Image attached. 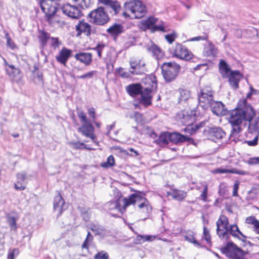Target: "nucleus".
<instances>
[{
	"label": "nucleus",
	"mask_w": 259,
	"mask_h": 259,
	"mask_svg": "<svg viewBox=\"0 0 259 259\" xmlns=\"http://www.w3.org/2000/svg\"><path fill=\"white\" fill-rule=\"evenodd\" d=\"M255 115V110L246 103V99L240 100L237 107L229 112L228 121L232 128L231 134L236 136L241 133Z\"/></svg>",
	"instance_id": "obj_1"
},
{
	"label": "nucleus",
	"mask_w": 259,
	"mask_h": 259,
	"mask_svg": "<svg viewBox=\"0 0 259 259\" xmlns=\"http://www.w3.org/2000/svg\"><path fill=\"white\" fill-rule=\"evenodd\" d=\"M216 225L217 235L223 240H227L230 235L240 240H244L246 238L240 231L236 224L229 225L228 219L224 215H220Z\"/></svg>",
	"instance_id": "obj_2"
},
{
	"label": "nucleus",
	"mask_w": 259,
	"mask_h": 259,
	"mask_svg": "<svg viewBox=\"0 0 259 259\" xmlns=\"http://www.w3.org/2000/svg\"><path fill=\"white\" fill-rule=\"evenodd\" d=\"M124 206L136 204L140 212L148 215L152 211V206L149 202L144 197L138 194L131 195L128 199L121 200Z\"/></svg>",
	"instance_id": "obj_3"
},
{
	"label": "nucleus",
	"mask_w": 259,
	"mask_h": 259,
	"mask_svg": "<svg viewBox=\"0 0 259 259\" xmlns=\"http://www.w3.org/2000/svg\"><path fill=\"white\" fill-rule=\"evenodd\" d=\"M144 82L146 85L141 92V103L145 106L152 104V98L157 88V81L154 75H150L145 77Z\"/></svg>",
	"instance_id": "obj_4"
},
{
	"label": "nucleus",
	"mask_w": 259,
	"mask_h": 259,
	"mask_svg": "<svg viewBox=\"0 0 259 259\" xmlns=\"http://www.w3.org/2000/svg\"><path fill=\"white\" fill-rule=\"evenodd\" d=\"M125 12L123 13L125 16H130L137 19L143 17L146 14L145 6L141 1H131L124 4Z\"/></svg>",
	"instance_id": "obj_5"
},
{
	"label": "nucleus",
	"mask_w": 259,
	"mask_h": 259,
	"mask_svg": "<svg viewBox=\"0 0 259 259\" xmlns=\"http://www.w3.org/2000/svg\"><path fill=\"white\" fill-rule=\"evenodd\" d=\"M222 251L227 257L232 259H244L246 254L232 242H228L226 246L222 249Z\"/></svg>",
	"instance_id": "obj_6"
},
{
	"label": "nucleus",
	"mask_w": 259,
	"mask_h": 259,
	"mask_svg": "<svg viewBox=\"0 0 259 259\" xmlns=\"http://www.w3.org/2000/svg\"><path fill=\"white\" fill-rule=\"evenodd\" d=\"M161 69L164 79L170 82L177 77L180 66L175 62H167L162 64Z\"/></svg>",
	"instance_id": "obj_7"
},
{
	"label": "nucleus",
	"mask_w": 259,
	"mask_h": 259,
	"mask_svg": "<svg viewBox=\"0 0 259 259\" xmlns=\"http://www.w3.org/2000/svg\"><path fill=\"white\" fill-rule=\"evenodd\" d=\"M88 17L90 22L99 25H104L109 20L108 15L102 7L92 11L88 15Z\"/></svg>",
	"instance_id": "obj_8"
},
{
	"label": "nucleus",
	"mask_w": 259,
	"mask_h": 259,
	"mask_svg": "<svg viewBox=\"0 0 259 259\" xmlns=\"http://www.w3.org/2000/svg\"><path fill=\"white\" fill-rule=\"evenodd\" d=\"M198 101L202 108L205 109L210 107L213 101V92L210 87H206L201 90L198 95Z\"/></svg>",
	"instance_id": "obj_9"
},
{
	"label": "nucleus",
	"mask_w": 259,
	"mask_h": 259,
	"mask_svg": "<svg viewBox=\"0 0 259 259\" xmlns=\"http://www.w3.org/2000/svg\"><path fill=\"white\" fill-rule=\"evenodd\" d=\"M40 5L47 17H50L57 12L56 3L55 0H41Z\"/></svg>",
	"instance_id": "obj_10"
},
{
	"label": "nucleus",
	"mask_w": 259,
	"mask_h": 259,
	"mask_svg": "<svg viewBox=\"0 0 259 259\" xmlns=\"http://www.w3.org/2000/svg\"><path fill=\"white\" fill-rule=\"evenodd\" d=\"M174 56L185 60L191 59L193 55L188 49L182 45L177 44L174 52Z\"/></svg>",
	"instance_id": "obj_11"
},
{
	"label": "nucleus",
	"mask_w": 259,
	"mask_h": 259,
	"mask_svg": "<svg viewBox=\"0 0 259 259\" xmlns=\"http://www.w3.org/2000/svg\"><path fill=\"white\" fill-rule=\"evenodd\" d=\"M62 10L64 14L73 19H78L81 15L80 11L76 6H72L69 4L64 5Z\"/></svg>",
	"instance_id": "obj_12"
},
{
	"label": "nucleus",
	"mask_w": 259,
	"mask_h": 259,
	"mask_svg": "<svg viewBox=\"0 0 259 259\" xmlns=\"http://www.w3.org/2000/svg\"><path fill=\"white\" fill-rule=\"evenodd\" d=\"M78 131L85 137L90 138L94 143H97L95 141L96 136L94 134V127L90 122L83 123L82 125L78 128Z\"/></svg>",
	"instance_id": "obj_13"
},
{
	"label": "nucleus",
	"mask_w": 259,
	"mask_h": 259,
	"mask_svg": "<svg viewBox=\"0 0 259 259\" xmlns=\"http://www.w3.org/2000/svg\"><path fill=\"white\" fill-rule=\"evenodd\" d=\"M131 67L134 70L131 71V74L143 73L145 71V62L142 59L132 58L130 61Z\"/></svg>",
	"instance_id": "obj_14"
},
{
	"label": "nucleus",
	"mask_w": 259,
	"mask_h": 259,
	"mask_svg": "<svg viewBox=\"0 0 259 259\" xmlns=\"http://www.w3.org/2000/svg\"><path fill=\"white\" fill-rule=\"evenodd\" d=\"M66 208L67 206L64 199L61 195L58 194L55 196L54 202V210L57 213V216H60Z\"/></svg>",
	"instance_id": "obj_15"
},
{
	"label": "nucleus",
	"mask_w": 259,
	"mask_h": 259,
	"mask_svg": "<svg viewBox=\"0 0 259 259\" xmlns=\"http://www.w3.org/2000/svg\"><path fill=\"white\" fill-rule=\"evenodd\" d=\"M71 54L72 51L71 50L63 48L58 55L56 56V59L58 62L65 65L67 61L71 57Z\"/></svg>",
	"instance_id": "obj_16"
},
{
	"label": "nucleus",
	"mask_w": 259,
	"mask_h": 259,
	"mask_svg": "<svg viewBox=\"0 0 259 259\" xmlns=\"http://www.w3.org/2000/svg\"><path fill=\"white\" fill-rule=\"evenodd\" d=\"M211 111L217 116H223L226 114L227 111L221 102L213 101L210 105Z\"/></svg>",
	"instance_id": "obj_17"
},
{
	"label": "nucleus",
	"mask_w": 259,
	"mask_h": 259,
	"mask_svg": "<svg viewBox=\"0 0 259 259\" xmlns=\"http://www.w3.org/2000/svg\"><path fill=\"white\" fill-rule=\"evenodd\" d=\"M122 199H128V198L119 197L117 201H110L107 203V205L110 210L117 209L121 212H123L127 206H124V205L121 202Z\"/></svg>",
	"instance_id": "obj_18"
},
{
	"label": "nucleus",
	"mask_w": 259,
	"mask_h": 259,
	"mask_svg": "<svg viewBox=\"0 0 259 259\" xmlns=\"http://www.w3.org/2000/svg\"><path fill=\"white\" fill-rule=\"evenodd\" d=\"M211 172L213 174L230 173L236 174L240 175H247L249 174L248 172L243 170H238L236 168L228 169L222 167L212 170Z\"/></svg>",
	"instance_id": "obj_19"
},
{
	"label": "nucleus",
	"mask_w": 259,
	"mask_h": 259,
	"mask_svg": "<svg viewBox=\"0 0 259 259\" xmlns=\"http://www.w3.org/2000/svg\"><path fill=\"white\" fill-rule=\"evenodd\" d=\"M6 70L12 79L18 81L21 78L20 70L13 65L6 64Z\"/></svg>",
	"instance_id": "obj_20"
},
{
	"label": "nucleus",
	"mask_w": 259,
	"mask_h": 259,
	"mask_svg": "<svg viewBox=\"0 0 259 259\" xmlns=\"http://www.w3.org/2000/svg\"><path fill=\"white\" fill-rule=\"evenodd\" d=\"M229 83L231 86L234 89H237L238 88V83L242 78V75L238 71H233L229 75Z\"/></svg>",
	"instance_id": "obj_21"
},
{
	"label": "nucleus",
	"mask_w": 259,
	"mask_h": 259,
	"mask_svg": "<svg viewBox=\"0 0 259 259\" xmlns=\"http://www.w3.org/2000/svg\"><path fill=\"white\" fill-rule=\"evenodd\" d=\"M106 8L110 11L111 13L116 15L121 9V7L119 3L116 1L106 0V2L103 4Z\"/></svg>",
	"instance_id": "obj_22"
},
{
	"label": "nucleus",
	"mask_w": 259,
	"mask_h": 259,
	"mask_svg": "<svg viewBox=\"0 0 259 259\" xmlns=\"http://www.w3.org/2000/svg\"><path fill=\"white\" fill-rule=\"evenodd\" d=\"M26 174L25 172H21L17 175V181L15 184V188L16 189L23 190L26 188Z\"/></svg>",
	"instance_id": "obj_23"
},
{
	"label": "nucleus",
	"mask_w": 259,
	"mask_h": 259,
	"mask_svg": "<svg viewBox=\"0 0 259 259\" xmlns=\"http://www.w3.org/2000/svg\"><path fill=\"white\" fill-rule=\"evenodd\" d=\"M225 135V133L221 128L215 127L210 129L209 137L211 140L216 142L217 140L221 139Z\"/></svg>",
	"instance_id": "obj_24"
},
{
	"label": "nucleus",
	"mask_w": 259,
	"mask_h": 259,
	"mask_svg": "<svg viewBox=\"0 0 259 259\" xmlns=\"http://www.w3.org/2000/svg\"><path fill=\"white\" fill-rule=\"evenodd\" d=\"M147 49L152 54L153 56H154L157 60L160 59L164 55L161 50L157 46L153 43L147 45Z\"/></svg>",
	"instance_id": "obj_25"
},
{
	"label": "nucleus",
	"mask_w": 259,
	"mask_h": 259,
	"mask_svg": "<svg viewBox=\"0 0 259 259\" xmlns=\"http://www.w3.org/2000/svg\"><path fill=\"white\" fill-rule=\"evenodd\" d=\"M75 58L85 65H90L92 61V55L90 53H80L75 54Z\"/></svg>",
	"instance_id": "obj_26"
},
{
	"label": "nucleus",
	"mask_w": 259,
	"mask_h": 259,
	"mask_svg": "<svg viewBox=\"0 0 259 259\" xmlns=\"http://www.w3.org/2000/svg\"><path fill=\"white\" fill-rule=\"evenodd\" d=\"M255 116L249 121L248 130L249 133H257L259 134V116L256 118Z\"/></svg>",
	"instance_id": "obj_27"
},
{
	"label": "nucleus",
	"mask_w": 259,
	"mask_h": 259,
	"mask_svg": "<svg viewBox=\"0 0 259 259\" xmlns=\"http://www.w3.org/2000/svg\"><path fill=\"white\" fill-rule=\"evenodd\" d=\"M157 22V19L153 17L148 18L146 20H143L141 21L140 24V27L144 30H146L148 29H151L152 30L154 24Z\"/></svg>",
	"instance_id": "obj_28"
},
{
	"label": "nucleus",
	"mask_w": 259,
	"mask_h": 259,
	"mask_svg": "<svg viewBox=\"0 0 259 259\" xmlns=\"http://www.w3.org/2000/svg\"><path fill=\"white\" fill-rule=\"evenodd\" d=\"M169 139L171 142L177 144L188 141L189 138L178 133H169Z\"/></svg>",
	"instance_id": "obj_29"
},
{
	"label": "nucleus",
	"mask_w": 259,
	"mask_h": 259,
	"mask_svg": "<svg viewBox=\"0 0 259 259\" xmlns=\"http://www.w3.org/2000/svg\"><path fill=\"white\" fill-rule=\"evenodd\" d=\"M168 195L175 200L181 201L186 197L187 192L182 190L173 189L168 192Z\"/></svg>",
	"instance_id": "obj_30"
},
{
	"label": "nucleus",
	"mask_w": 259,
	"mask_h": 259,
	"mask_svg": "<svg viewBox=\"0 0 259 259\" xmlns=\"http://www.w3.org/2000/svg\"><path fill=\"white\" fill-rule=\"evenodd\" d=\"M219 70L223 77L225 78H228L232 72L229 65L224 60L220 61Z\"/></svg>",
	"instance_id": "obj_31"
},
{
	"label": "nucleus",
	"mask_w": 259,
	"mask_h": 259,
	"mask_svg": "<svg viewBox=\"0 0 259 259\" xmlns=\"http://www.w3.org/2000/svg\"><path fill=\"white\" fill-rule=\"evenodd\" d=\"M143 88L140 84H133L127 87L126 91L131 96H134L141 93Z\"/></svg>",
	"instance_id": "obj_32"
},
{
	"label": "nucleus",
	"mask_w": 259,
	"mask_h": 259,
	"mask_svg": "<svg viewBox=\"0 0 259 259\" xmlns=\"http://www.w3.org/2000/svg\"><path fill=\"white\" fill-rule=\"evenodd\" d=\"M76 29L79 32V33H84L87 35L90 34L91 27L87 22L83 21L80 22L76 25Z\"/></svg>",
	"instance_id": "obj_33"
},
{
	"label": "nucleus",
	"mask_w": 259,
	"mask_h": 259,
	"mask_svg": "<svg viewBox=\"0 0 259 259\" xmlns=\"http://www.w3.org/2000/svg\"><path fill=\"white\" fill-rule=\"evenodd\" d=\"M218 53V49L211 42L204 48V54L207 57H215Z\"/></svg>",
	"instance_id": "obj_34"
},
{
	"label": "nucleus",
	"mask_w": 259,
	"mask_h": 259,
	"mask_svg": "<svg viewBox=\"0 0 259 259\" xmlns=\"http://www.w3.org/2000/svg\"><path fill=\"white\" fill-rule=\"evenodd\" d=\"M178 116L180 118H182V122H183L184 124H186L188 125L187 130H190V124L193 121V117H192L191 115H185L184 111L180 112L178 114Z\"/></svg>",
	"instance_id": "obj_35"
},
{
	"label": "nucleus",
	"mask_w": 259,
	"mask_h": 259,
	"mask_svg": "<svg viewBox=\"0 0 259 259\" xmlns=\"http://www.w3.org/2000/svg\"><path fill=\"white\" fill-rule=\"evenodd\" d=\"M47 20L49 22L50 24L53 26L56 25H61L63 22L62 20L58 17L57 15L55 13L50 17H47Z\"/></svg>",
	"instance_id": "obj_36"
},
{
	"label": "nucleus",
	"mask_w": 259,
	"mask_h": 259,
	"mask_svg": "<svg viewBox=\"0 0 259 259\" xmlns=\"http://www.w3.org/2000/svg\"><path fill=\"white\" fill-rule=\"evenodd\" d=\"M159 144L167 145L169 139V133L168 132H163L160 134L157 140Z\"/></svg>",
	"instance_id": "obj_37"
},
{
	"label": "nucleus",
	"mask_w": 259,
	"mask_h": 259,
	"mask_svg": "<svg viewBox=\"0 0 259 259\" xmlns=\"http://www.w3.org/2000/svg\"><path fill=\"white\" fill-rule=\"evenodd\" d=\"M179 102H182L187 101L190 97L189 91L183 89H180L179 91Z\"/></svg>",
	"instance_id": "obj_38"
},
{
	"label": "nucleus",
	"mask_w": 259,
	"mask_h": 259,
	"mask_svg": "<svg viewBox=\"0 0 259 259\" xmlns=\"http://www.w3.org/2000/svg\"><path fill=\"white\" fill-rule=\"evenodd\" d=\"M107 31L112 34L117 35L122 31V27L120 25L115 24L109 27Z\"/></svg>",
	"instance_id": "obj_39"
},
{
	"label": "nucleus",
	"mask_w": 259,
	"mask_h": 259,
	"mask_svg": "<svg viewBox=\"0 0 259 259\" xmlns=\"http://www.w3.org/2000/svg\"><path fill=\"white\" fill-rule=\"evenodd\" d=\"M69 144L71 145L72 148L74 149H86L89 150H92V148L87 147V145L82 142H70Z\"/></svg>",
	"instance_id": "obj_40"
},
{
	"label": "nucleus",
	"mask_w": 259,
	"mask_h": 259,
	"mask_svg": "<svg viewBox=\"0 0 259 259\" xmlns=\"http://www.w3.org/2000/svg\"><path fill=\"white\" fill-rule=\"evenodd\" d=\"M201 184L203 187V190L200 195V198L203 201H206L207 198L208 185L205 182L202 183Z\"/></svg>",
	"instance_id": "obj_41"
},
{
	"label": "nucleus",
	"mask_w": 259,
	"mask_h": 259,
	"mask_svg": "<svg viewBox=\"0 0 259 259\" xmlns=\"http://www.w3.org/2000/svg\"><path fill=\"white\" fill-rule=\"evenodd\" d=\"M195 234L194 232H191L187 233L185 236V239L187 241L193 243L196 245H199V243L194 238Z\"/></svg>",
	"instance_id": "obj_42"
},
{
	"label": "nucleus",
	"mask_w": 259,
	"mask_h": 259,
	"mask_svg": "<svg viewBox=\"0 0 259 259\" xmlns=\"http://www.w3.org/2000/svg\"><path fill=\"white\" fill-rule=\"evenodd\" d=\"M115 160L114 158L112 155H110L107 159L106 162L102 163L101 166L103 167H109L113 166L114 165Z\"/></svg>",
	"instance_id": "obj_43"
},
{
	"label": "nucleus",
	"mask_w": 259,
	"mask_h": 259,
	"mask_svg": "<svg viewBox=\"0 0 259 259\" xmlns=\"http://www.w3.org/2000/svg\"><path fill=\"white\" fill-rule=\"evenodd\" d=\"M5 38L7 40V45L12 50H15L17 49V45L14 43L13 40L11 38L9 34L7 33L5 34Z\"/></svg>",
	"instance_id": "obj_44"
},
{
	"label": "nucleus",
	"mask_w": 259,
	"mask_h": 259,
	"mask_svg": "<svg viewBox=\"0 0 259 259\" xmlns=\"http://www.w3.org/2000/svg\"><path fill=\"white\" fill-rule=\"evenodd\" d=\"M97 72L95 70L91 71L90 72H87L85 74H84L81 76H78L77 78L79 79H90L92 78L95 76H97Z\"/></svg>",
	"instance_id": "obj_45"
},
{
	"label": "nucleus",
	"mask_w": 259,
	"mask_h": 259,
	"mask_svg": "<svg viewBox=\"0 0 259 259\" xmlns=\"http://www.w3.org/2000/svg\"><path fill=\"white\" fill-rule=\"evenodd\" d=\"M39 37L42 45L45 46L46 45L47 42H48L50 37L48 33L42 31L40 32Z\"/></svg>",
	"instance_id": "obj_46"
},
{
	"label": "nucleus",
	"mask_w": 259,
	"mask_h": 259,
	"mask_svg": "<svg viewBox=\"0 0 259 259\" xmlns=\"http://www.w3.org/2000/svg\"><path fill=\"white\" fill-rule=\"evenodd\" d=\"M92 240H93V237L91 235L90 232H89L88 233V235L86 237V239L82 245V248L88 249V246H89L90 243L92 242Z\"/></svg>",
	"instance_id": "obj_47"
},
{
	"label": "nucleus",
	"mask_w": 259,
	"mask_h": 259,
	"mask_svg": "<svg viewBox=\"0 0 259 259\" xmlns=\"http://www.w3.org/2000/svg\"><path fill=\"white\" fill-rule=\"evenodd\" d=\"M118 74L122 77L128 78L130 76L131 72L126 71L122 68H119L116 70Z\"/></svg>",
	"instance_id": "obj_48"
},
{
	"label": "nucleus",
	"mask_w": 259,
	"mask_h": 259,
	"mask_svg": "<svg viewBox=\"0 0 259 259\" xmlns=\"http://www.w3.org/2000/svg\"><path fill=\"white\" fill-rule=\"evenodd\" d=\"M109 255L108 253L105 251H101L97 253L94 256V259H108Z\"/></svg>",
	"instance_id": "obj_49"
},
{
	"label": "nucleus",
	"mask_w": 259,
	"mask_h": 259,
	"mask_svg": "<svg viewBox=\"0 0 259 259\" xmlns=\"http://www.w3.org/2000/svg\"><path fill=\"white\" fill-rule=\"evenodd\" d=\"M156 31L166 32L167 31L166 27L164 26L163 23L157 25H154L152 28L151 32H153Z\"/></svg>",
	"instance_id": "obj_50"
},
{
	"label": "nucleus",
	"mask_w": 259,
	"mask_h": 259,
	"mask_svg": "<svg viewBox=\"0 0 259 259\" xmlns=\"http://www.w3.org/2000/svg\"><path fill=\"white\" fill-rule=\"evenodd\" d=\"M177 36V34L175 32H173L171 34H167L164 36L165 39L169 43L172 44Z\"/></svg>",
	"instance_id": "obj_51"
},
{
	"label": "nucleus",
	"mask_w": 259,
	"mask_h": 259,
	"mask_svg": "<svg viewBox=\"0 0 259 259\" xmlns=\"http://www.w3.org/2000/svg\"><path fill=\"white\" fill-rule=\"evenodd\" d=\"M78 117L80 118V120L83 123L90 122L89 119L87 118L85 113L82 111H79L77 113Z\"/></svg>",
	"instance_id": "obj_52"
},
{
	"label": "nucleus",
	"mask_w": 259,
	"mask_h": 259,
	"mask_svg": "<svg viewBox=\"0 0 259 259\" xmlns=\"http://www.w3.org/2000/svg\"><path fill=\"white\" fill-rule=\"evenodd\" d=\"M48 42L54 49L57 48L59 45V42L57 37H50Z\"/></svg>",
	"instance_id": "obj_53"
},
{
	"label": "nucleus",
	"mask_w": 259,
	"mask_h": 259,
	"mask_svg": "<svg viewBox=\"0 0 259 259\" xmlns=\"http://www.w3.org/2000/svg\"><path fill=\"white\" fill-rule=\"evenodd\" d=\"M8 221L11 230H15L17 229L16 220L14 217L8 218Z\"/></svg>",
	"instance_id": "obj_54"
},
{
	"label": "nucleus",
	"mask_w": 259,
	"mask_h": 259,
	"mask_svg": "<svg viewBox=\"0 0 259 259\" xmlns=\"http://www.w3.org/2000/svg\"><path fill=\"white\" fill-rule=\"evenodd\" d=\"M105 45L101 44V45H98L97 47H96L95 48L93 49L94 50L96 51L97 52V53L98 54V56L99 58H101L102 57V51L105 48Z\"/></svg>",
	"instance_id": "obj_55"
},
{
	"label": "nucleus",
	"mask_w": 259,
	"mask_h": 259,
	"mask_svg": "<svg viewBox=\"0 0 259 259\" xmlns=\"http://www.w3.org/2000/svg\"><path fill=\"white\" fill-rule=\"evenodd\" d=\"M203 235L205 240L209 243L211 240V237L209 234V230L206 228V227H203Z\"/></svg>",
	"instance_id": "obj_56"
},
{
	"label": "nucleus",
	"mask_w": 259,
	"mask_h": 259,
	"mask_svg": "<svg viewBox=\"0 0 259 259\" xmlns=\"http://www.w3.org/2000/svg\"><path fill=\"white\" fill-rule=\"evenodd\" d=\"M257 221L258 220H257L255 218V217H254L253 216H251V217H247L246 219L245 223L248 224L252 225L253 227L254 226V224H255V223L257 222Z\"/></svg>",
	"instance_id": "obj_57"
},
{
	"label": "nucleus",
	"mask_w": 259,
	"mask_h": 259,
	"mask_svg": "<svg viewBox=\"0 0 259 259\" xmlns=\"http://www.w3.org/2000/svg\"><path fill=\"white\" fill-rule=\"evenodd\" d=\"M19 254V250L17 249H14L10 251L8 254V259H14L15 256Z\"/></svg>",
	"instance_id": "obj_58"
},
{
	"label": "nucleus",
	"mask_w": 259,
	"mask_h": 259,
	"mask_svg": "<svg viewBox=\"0 0 259 259\" xmlns=\"http://www.w3.org/2000/svg\"><path fill=\"white\" fill-rule=\"evenodd\" d=\"M207 39V36L206 35L204 36H198L192 37L188 40L189 41H200V40H204Z\"/></svg>",
	"instance_id": "obj_59"
},
{
	"label": "nucleus",
	"mask_w": 259,
	"mask_h": 259,
	"mask_svg": "<svg viewBox=\"0 0 259 259\" xmlns=\"http://www.w3.org/2000/svg\"><path fill=\"white\" fill-rule=\"evenodd\" d=\"M247 162L250 165L259 164V157L250 158L248 159Z\"/></svg>",
	"instance_id": "obj_60"
},
{
	"label": "nucleus",
	"mask_w": 259,
	"mask_h": 259,
	"mask_svg": "<svg viewBox=\"0 0 259 259\" xmlns=\"http://www.w3.org/2000/svg\"><path fill=\"white\" fill-rule=\"evenodd\" d=\"M72 1L82 7H87L89 4L88 0H72Z\"/></svg>",
	"instance_id": "obj_61"
},
{
	"label": "nucleus",
	"mask_w": 259,
	"mask_h": 259,
	"mask_svg": "<svg viewBox=\"0 0 259 259\" xmlns=\"http://www.w3.org/2000/svg\"><path fill=\"white\" fill-rule=\"evenodd\" d=\"M258 139V134H257V135L254 137L253 140H251V141H248L246 142L249 146H254L257 144Z\"/></svg>",
	"instance_id": "obj_62"
},
{
	"label": "nucleus",
	"mask_w": 259,
	"mask_h": 259,
	"mask_svg": "<svg viewBox=\"0 0 259 259\" xmlns=\"http://www.w3.org/2000/svg\"><path fill=\"white\" fill-rule=\"evenodd\" d=\"M81 213L84 220L85 221H88L89 219V217L88 214L91 213L90 209L88 208L87 210H81Z\"/></svg>",
	"instance_id": "obj_63"
},
{
	"label": "nucleus",
	"mask_w": 259,
	"mask_h": 259,
	"mask_svg": "<svg viewBox=\"0 0 259 259\" xmlns=\"http://www.w3.org/2000/svg\"><path fill=\"white\" fill-rule=\"evenodd\" d=\"M239 184L238 182H236L234 184L233 195L234 196H236L238 195V190L239 189Z\"/></svg>",
	"instance_id": "obj_64"
}]
</instances>
